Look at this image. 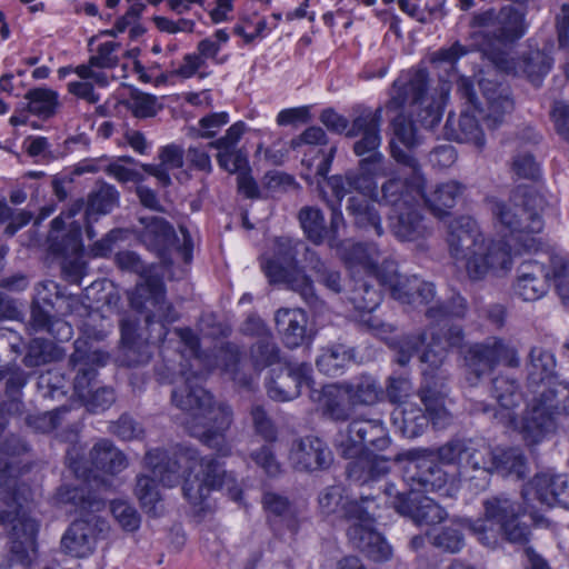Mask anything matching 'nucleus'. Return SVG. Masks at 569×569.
<instances>
[{"label":"nucleus","mask_w":569,"mask_h":569,"mask_svg":"<svg viewBox=\"0 0 569 569\" xmlns=\"http://www.w3.org/2000/svg\"><path fill=\"white\" fill-rule=\"evenodd\" d=\"M375 496H361L359 498H346L339 509V519L349 523L348 528L367 529L376 525V511L378 509Z\"/></svg>","instance_id":"c756f323"},{"label":"nucleus","mask_w":569,"mask_h":569,"mask_svg":"<svg viewBox=\"0 0 569 569\" xmlns=\"http://www.w3.org/2000/svg\"><path fill=\"white\" fill-rule=\"evenodd\" d=\"M526 513H530L528 506L500 493L483 501V518L466 523L483 546L493 547L499 535L511 543L526 545L531 535L530 527L520 520Z\"/></svg>","instance_id":"6e6552de"},{"label":"nucleus","mask_w":569,"mask_h":569,"mask_svg":"<svg viewBox=\"0 0 569 569\" xmlns=\"http://www.w3.org/2000/svg\"><path fill=\"white\" fill-rule=\"evenodd\" d=\"M147 467L152 470L148 465ZM153 472V471H151ZM156 478L160 479L158 476L152 473V476L140 475L137 477L134 493L140 501L141 508L153 517L160 515L158 511V505L161 501V495L159 490V483ZM159 482L162 483L161 480Z\"/></svg>","instance_id":"c03bdc74"},{"label":"nucleus","mask_w":569,"mask_h":569,"mask_svg":"<svg viewBox=\"0 0 569 569\" xmlns=\"http://www.w3.org/2000/svg\"><path fill=\"white\" fill-rule=\"evenodd\" d=\"M349 260L352 264L359 266L369 278H375L381 287L388 288L393 299L402 303L412 305L415 291L410 289V282L417 276H402L396 270L393 262L379 264L377 257L373 256L369 246L356 243L349 252Z\"/></svg>","instance_id":"ddd939ff"},{"label":"nucleus","mask_w":569,"mask_h":569,"mask_svg":"<svg viewBox=\"0 0 569 569\" xmlns=\"http://www.w3.org/2000/svg\"><path fill=\"white\" fill-rule=\"evenodd\" d=\"M492 463V473L496 472L502 477L523 479L529 471L528 459L517 447L495 448Z\"/></svg>","instance_id":"e433bc0d"},{"label":"nucleus","mask_w":569,"mask_h":569,"mask_svg":"<svg viewBox=\"0 0 569 569\" xmlns=\"http://www.w3.org/2000/svg\"><path fill=\"white\" fill-rule=\"evenodd\" d=\"M462 358L465 377L470 386H477L499 365L509 368L520 366L517 349L498 337L468 345L462 350Z\"/></svg>","instance_id":"9d476101"},{"label":"nucleus","mask_w":569,"mask_h":569,"mask_svg":"<svg viewBox=\"0 0 569 569\" xmlns=\"http://www.w3.org/2000/svg\"><path fill=\"white\" fill-rule=\"evenodd\" d=\"M59 301H67L68 311L78 300L73 296L66 297L60 286L48 280L36 287V293L31 303L30 326L34 331H46L59 341H68L72 336L71 326L57 317L61 307H57Z\"/></svg>","instance_id":"9b49d317"},{"label":"nucleus","mask_w":569,"mask_h":569,"mask_svg":"<svg viewBox=\"0 0 569 569\" xmlns=\"http://www.w3.org/2000/svg\"><path fill=\"white\" fill-rule=\"evenodd\" d=\"M301 228L312 243L327 241V227L322 211L316 207H302L298 214Z\"/></svg>","instance_id":"3c124183"},{"label":"nucleus","mask_w":569,"mask_h":569,"mask_svg":"<svg viewBox=\"0 0 569 569\" xmlns=\"http://www.w3.org/2000/svg\"><path fill=\"white\" fill-rule=\"evenodd\" d=\"M289 459L296 470L311 473L328 470L335 458L323 439L308 435L292 441Z\"/></svg>","instance_id":"aec40b11"},{"label":"nucleus","mask_w":569,"mask_h":569,"mask_svg":"<svg viewBox=\"0 0 569 569\" xmlns=\"http://www.w3.org/2000/svg\"><path fill=\"white\" fill-rule=\"evenodd\" d=\"M545 386L533 400L555 419L557 416H569V382L557 379Z\"/></svg>","instance_id":"58836bf2"},{"label":"nucleus","mask_w":569,"mask_h":569,"mask_svg":"<svg viewBox=\"0 0 569 569\" xmlns=\"http://www.w3.org/2000/svg\"><path fill=\"white\" fill-rule=\"evenodd\" d=\"M516 70L505 72L506 74L523 76L535 87H540L543 78L552 67V58L541 50H530L515 60Z\"/></svg>","instance_id":"f704fd0d"},{"label":"nucleus","mask_w":569,"mask_h":569,"mask_svg":"<svg viewBox=\"0 0 569 569\" xmlns=\"http://www.w3.org/2000/svg\"><path fill=\"white\" fill-rule=\"evenodd\" d=\"M392 506L399 515L409 518L417 526H433L448 517L445 508L418 490L396 492Z\"/></svg>","instance_id":"6ab92c4d"},{"label":"nucleus","mask_w":569,"mask_h":569,"mask_svg":"<svg viewBox=\"0 0 569 569\" xmlns=\"http://www.w3.org/2000/svg\"><path fill=\"white\" fill-rule=\"evenodd\" d=\"M419 398L423 403L426 411L431 418V422L437 428H445L449 425L451 417L445 408V398L442 391L432 390L429 386H420Z\"/></svg>","instance_id":"09e8293b"},{"label":"nucleus","mask_w":569,"mask_h":569,"mask_svg":"<svg viewBox=\"0 0 569 569\" xmlns=\"http://www.w3.org/2000/svg\"><path fill=\"white\" fill-rule=\"evenodd\" d=\"M312 367L308 362H286L279 370H271L266 380L268 397L277 402L291 401L298 398L303 388H315Z\"/></svg>","instance_id":"f3484780"},{"label":"nucleus","mask_w":569,"mask_h":569,"mask_svg":"<svg viewBox=\"0 0 569 569\" xmlns=\"http://www.w3.org/2000/svg\"><path fill=\"white\" fill-rule=\"evenodd\" d=\"M381 168L382 164L363 167L362 161H358V168L356 170H348L345 173L350 192L355 190L363 196L371 193L376 188L373 179Z\"/></svg>","instance_id":"6e6d98bb"},{"label":"nucleus","mask_w":569,"mask_h":569,"mask_svg":"<svg viewBox=\"0 0 569 569\" xmlns=\"http://www.w3.org/2000/svg\"><path fill=\"white\" fill-rule=\"evenodd\" d=\"M261 184L264 198L287 192L297 187V182L291 174L278 170L268 171L263 176Z\"/></svg>","instance_id":"69168bd1"},{"label":"nucleus","mask_w":569,"mask_h":569,"mask_svg":"<svg viewBox=\"0 0 569 569\" xmlns=\"http://www.w3.org/2000/svg\"><path fill=\"white\" fill-rule=\"evenodd\" d=\"M280 348L272 335L258 339L250 348V359L256 370H262L281 360Z\"/></svg>","instance_id":"864d4df0"},{"label":"nucleus","mask_w":569,"mask_h":569,"mask_svg":"<svg viewBox=\"0 0 569 569\" xmlns=\"http://www.w3.org/2000/svg\"><path fill=\"white\" fill-rule=\"evenodd\" d=\"M171 399L176 407L190 413L188 426L192 437L220 457L231 455L226 438L232 422V410L228 405H214L212 395L198 383L197 378H187L183 385L176 387Z\"/></svg>","instance_id":"7ed1b4c3"},{"label":"nucleus","mask_w":569,"mask_h":569,"mask_svg":"<svg viewBox=\"0 0 569 569\" xmlns=\"http://www.w3.org/2000/svg\"><path fill=\"white\" fill-rule=\"evenodd\" d=\"M467 312V300L460 293H453L448 300L429 307L426 317L431 322L440 325L451 319H463Z\"/></svg>","instance_id":"49530a36"},{"label":"nucleus","mask_w":569,"mask_h":569,"mask_svg":"<svg viewBox=\"0 0 569 569\" xmlns=\"http://www.w3.org/2000/svg\"><path fill=\"white\" fill-rule=\"evenodd\" d=\"M346 535L352 548L375 562L388 561L392 556L391 546L375 526L367 529L347 528Z\"/></svg>","instance_id":"c85d7f7f"},{"label":"nucleus","mask_w":569,"mask_h":569,"mask_svg":"<svg viewBox=\"0 0 569 569\" xmlns=\"http://www.w3.org/2000/svg\"><path fill=\"white\" fill-rule=\"evenodd\" d=\"M121 349L118 357L120 366L127 368H138L150 362L156 342L150 339H143L138 332V323L124 318L120 321Z\"/></svg>","instance_id":"4be33fe9"},{"label":"nucleus","mask_w":569,"mask_h":569,"mask_svg":"<svg viewBox=\"0 0 569 569\" xmlns=\"http://www.w3.org/2000/svg\"><path fill=\"white\" fill-rule=\"evenodd\" d=\"M142 279L129 297L131 308L138 312L147 311L149 307L154 309L159 302H163L166 296L164 282L160 276L150 273Z\"/></svg>","instance_id":"72a5a7b5"},{"label":"nucleus","mask_w":569,"mask_h":569,"mask_svg":"<svg viewBox=\"0 0 569 569\" xmlns=\"http://www.w3.org/2000/svg\"><path fill=\"white\" fill-rule=\"evenodd\" d=\"M146 223L140 238L148 250L154 252L166 267L173 264L171 248L177 240L173 227L161 217L141 219Z\"/></svg>","instance_id":"b1692460"},{"label":"nucleus","mask_w":569,"mask_h":569,"mask_svg":"<svg viewBox=\"0 0 569 569\" xmlns=\"http://www.w3.org/2000/svg\"><path fill=\"white\" fill-rule=\"evenodd\" d=\"M550 287V270L547 263L537 259L522 261L517 268L513 292L525 301H536L543 297Z\"/></svg>","instance_id":"5701e85b"},{"label":"nucleus","mask_w":569,"mask_h":569,"mask_svg":"<svg viewBox=\"0 0 569 569\" xmlns=\"http://www.w3.org/2000/svg\"><path fill=\"white\" fill-rule=\"evenodd\" d=\"M107 355L100 350H90L86 340L74 341V351L69 358V365L76 371L73 379L74 393L80 399H87L97 383L98 367L104 366Z\"/></svg>","instance_id":"a211bd4d"},{"label":"nucleus","mask_w":569,"mask_h":569,"mask_svg":"<svg viewBox=\"0 0 569 569\" xmlns=\"http://www.w3.org/2000/svg\"><path fill=\"white\" fill-rule=\"evenodd\" d=\"M447 241L451 256L466 260L467 273L472 280L483 279L489 271L511 268L510 246L501 240H487L472 217L455 219Z\"/></svg>","instance_id":"20e7f679"},{"label":"nucleus","mask_w":569,"mask_h":569,"mask_svg":"<svg viewBox=\"0 0 569 569\" xmlns=\"http://www.w3.org/2000/svg\"><path fill=\"white\" fill-rule=\"evenodd\" d=\"M492 461L493 449L490 446L476 443L471 440L466 441L461 467L471 468L475 471L481 470L492 473Z\"/></svg>","instance_id":"603ef678"},{"label":"nucleus","mask_w":569,"mask_h":569,"mask_svg":"<svg viewBox=\"0 0 569 569\" xmlns=\"http://www.w3.org/2000/svg\"><path fill=\"white\" fill-rule=\"evenodd\" d=\"M126 107L137 118H150L157 114V97L150 93L142 92L138 89L130 91L129 98L126 101Z\"/></svg>","instance_id":"e2e57ef3"},{"label":"nucleus","mask_w":569,"mask_h":569,"mask_svg":"<svg viewBox=\"0 0 569 569\" xmlns=\"http://www.w3.org/2000/svg\"><path fill=\"white\" fill-rule=\"evenodd\" d=\"M355 350L342 343L332 345L318 356L316 365L327 376H339L353 361Z\"/></svg>","instance_id":"a19ab883"},{"label":"nucleus","mask_w":569,"mask_h":569,"mask_svg":"<svg viewBox=\"0 0 569 569\" xmlns=\"http://www.w3.org/2000/svg\"><path fill=\"white\" fill-rule=\"evenodd\" d=\"M274 321L287 348L295 349L311 341L307 329L308 316L302 309L281 308L276 312Z\"/></svg>","instance_id":"cd10ccee"},{"label":"nucleus","mask_w":569,"mask_h":569,"mask_svg":"<svg viewBox=\"0 0 569 569\" xmlns=\"http://www.w3.org/2000/svg\"><path fill=\"white\" fill-rule=\"evenodd\" d=\"M28 100V112L41 118L49 119L56 113L59 104V96L54 90L48 88H34L29 90L26 96Z\"/></svg>","instance_id":"de8ad7c7"},{"label":"nucleus","mask_w":569,"mask_h":569,"mask_svg":"<svg viewBox=\"0 0 569 569\" xmlns=\"http://www.w3.org/2000/svg\"><path fill=\"white\" fill-rule=\"evenodd\" d=\"M60 505H69L80 515L68 527L61 538V549L72 557L83 558L94 549L97 529L104 521L96 513L104 508V501L86 486L73 487L62 485L56 492Z\"/></svg>","instance_id":"423d86ee"},{"label":"nucleus","mask_w":569,"mask_h":569,"mask_svg":"<svg viewBox=\"0 0 569 569\" xmlns=\"http://www.w3.org/2000/svg\"><path fill=\"white\" fill-rule=\"evenodd\" d=\"M355 308L363 312H372L382 301L380 289L373 287L369 280L356 282L350 297Z\"/></svg>","instance_id":"13d9d810"},{"label":"nucleus","mask_w":569,"mask_h":569,"mask_svg":"<svg viewBox=\"0 0 569 569\" xmlns=\"http://www.w3.org/2000/svg\"><path fill=\"white\" fill-rule=\"evenodd\" d=\"M271 443L272 442H267L260 448L252 450L250 457L268 477L274 478L282 472V469L280 462L277 460Z\"/></svg>","instance_id":"774afa93"},{"label":"nucleus","mask_w":569,"mask_h":569,"mask_svg":"<svg viewBox=\"0 0 569 569\" xmlns=\"http://www.w3.org/2000/svg\"><path fill=\"white\" fill-rule=\"evenodd\" d=\"M491 395L499 405V409L493 412V419L507 428L517 429V408L523 401L519 382L511 377L498 375L491 381Z\"/></svg>","instance_id":"412c9836"},{"label":"nucleus","mask_w":569,"mask_h":569,"mask_svg":"<svg viewBox=\"0 0 569 569\" xmlns=\"http://www.w3.org/2000/svg\"><path fill=\"white\" fill-rule=\"evenodd\" d=\"M547 267L550 270V281L553 280L558 293L566 298L569 295V257L551 254Z\"/></svg>","instance_id":"680f3d73"},{"label":"nucleus","mask_w":569,"mask_h":569,"mask_svg":"<svg viewBox=\"0 0 569 569\" xmlns=\"http://www.w3.org/2000/svg\"><path fill=\"white\" fill-rule=\"evenodd\" d=\"M49 248L50 251L56 256H61L64 258L77 256L82 250L80 228H73L61 237L52 236Z\"/></svg>","instance_id":"052dcab7"},{"label":"nucleus","mask_w":569,"mask_h":569,"mask_svg":"<svg viewBox=\"0 0 569 569\" xmlns=\"http://www.w3.org/2000/svg\"><path fill=\"white\" fill-rule=\"evenodd\" d=\"M529 359L528 380L530 383L547 385L558 379L555 372L556 359L550 351L541 347H532Z\"/></svg>","instance_id":"79ce46f5"},{"label":"nucleus","mask_w":569,"mask_h":569,"mask_svg":"<svg viewBox=\"0 0 569 569\" xmlns=\"http://www.w3.org/2000/svg\"><path fill=\"white\" fill-rule=\"evenodd\" d=\"M423 194V179L413 174L410 180L391 178L381 186V203L390 206L393 212L417 204Z\"/></svg>","instance_id":"393cba45"},{"label":"nucleus","mask_w":569,"mask_h":569,"mask_svg":"<svg viewBox=\"0 0 569 569\" xmlns=\"http://www.w3.org/2000/svg\"><path fill=\"white\" fill-rule=\"evenodd\" d=\"M308 243L299 238L280 236L274 239L272 256L261 261V269L271 284H284L297 292L313 309L322 306L312 279L300 264L308 252Z\"/></svg>","instance_id":"0eeeda50"},{"label":"nucleus","mask_w":569,"mask_h":569,"mask_svg":"<svg viewBox=\"0 0 569 569\" xmlns=\"http://www.w3.org/2000/svg\"><path fill=\"white\" fill-rule=\"evenodd\" d=\"M468 518L451 521L449 525L433 530L429 537L431 545L448 553H458L465 546L463 529L470 527L466 523Z\"/></svg>","instance_id":"ea45409f"},{"label":"nucleus","mask_w":569,"mask_h":569,"mask_svg":"<svg viewBox=\"0 0 569 569\" xmlns=\"http://www.w3.org/2000/svg\"><path fill=\"white\" fill-rule=\"evenodd\" d=\"M391 420L396 431L408 439L420 437L431 422L429 413L412 403L396 408Z\"/></svg>","instance_id":"2f4dec72"},{"label":"nucleus","mask_w":569,"mask_h":569,"mask_svg":"<svg viewBox=\"0 0 569 569\" xmlns=\"http://www.w3.org/2000/svg\"><path fill=\"white\" fill-rule=\"evenodd\" d=\"M144 462L160 478L164 487H174L183 478L184 498L198 512L208 508V498L212 491L224 487L233 500L241 498L242 491L236 486L237 479L214 457H200L199 451L190 446L179 445L171 450L156 448L144 456Z\"/></svg>","instance_id":"f03ea898"},{"label":"nucleus","mask_w":569,"mask_h":569,"mask_svg":"<svg viewBox=\"0 0 569 569\" xmlns=\"http://www.w3.org/2000/svg\"><path fill=\"white\" fill-rule=\"evenodd\" d=\"M453 138L459 142H472L479 148L485 146V136L475 114L462 112Z\"/></svg>","instance_id":"bf43d9fd"},{"label":"nucleus","mask_w":569,"mask_h":569,"mask_svg":"<svg viewBox=\"0 0 569 569\" xmlns=\"http://www.w3.org/2000/svg\"><path fill=\"white\" fill-rule=\"evenodd\" d=\"M59 359V351L53 342L43 338H33L27 346L23 363L29 368H37Z\"/></svg>","instance_id":"5fc2aeb1"},{"label":"nucleus","mask_w":569,"mask_h":569,"mask_svg":"<svg viewBox=\"0 0 569 569\" xmlns=\"http://www.w3.org/2000/svg\"><path fill=\"white\" fill-rule=\"evenodd\" d=\"M349 399L353 403L373 405L379 400L382 389L378 381L370 375L356 377L343 386Z\"/></svg>","instance_id":"a18cd8bd"},{"label":"nucleus","mask_w":569,"mask_h":569,"mask_svg":"<svg viewBox=\"0 0 569 569\" xmlns=\"http://www.w3.org/2000/svg\"><path fill=\"white\" fill-rule=\"evenodd\" d=\"M179 320V313L176 308L163 299L154 307V311L146 315L144 322L150 331V339L153 342H163L169 332L168 325Z\"/></svg>","instance_id":"37998d69"},{"label":"nucleus","mask_w":569,"mask_h":569,"mask_svg":"<svg viewBox=\"0 0 569 569\" xmlns=\"http://www.w3.org/2000/svg\"><path fill=\"white\" fill-rule=\"evenodd\" d=\"M399 8L407 13L409 17L416 19L421 23H429L436 19H439L443 16L442 6L443 0L437 1L436 4L429 7L428 4L425 8H421L417 0H398Z\"/></svg>","instance_id":"0e129e2a"},{"label":"nucleus","mask_w":569,"mask_h":569,"mask_svg":"<svg viewBox=\"0 0 569 569\" xmlns=\"http://www.w3.org/2000/svg\"><path fill=\"white\" fill-rule=\"evenodd\" d=\"M479 86L486 100V109L480 107L473 82L469 78H460L458 81V92L461 99L466 100L468 107L479 113L489 129H497L505 121L506 114L510 113L513 109L510 90L502 83L487 79H482Z\"/></svg>","instance_id":"f8f14e48"},{"label":"nucleus","mask_w":569,"mask_h":569,"mask_svg":"<svg viewBox=\"0 0 569 569\" xmlns=\"http://www.w3.org/2000/svg\"><path fill=\"white\" fill-rule=\"evenodd\" d=\"M389 445L388 431L380 419H352L336 438V446L346 459H351L361 450L382 451Z\"/></svg>","instance_id":"4468645a"},{"label":"nucleus","mask_w":569,"mask_h":569,"mask_svg":"<svg viewBox=\"0 0 569 569\" xmlns=\"http://www.w3.org/2000/svg\"><path fill=\"white\" fill-rule=\"evenodd\" d=\"M119 192L114 186L99 180L88 196V212L107 214L119 204Z\"/></svg>","instance_id":"8fccbe9b"},{"label":"nucleus","mask_w":569,"mask_h":569,"mask_svg":"<svg viewBox=\"0 0 569 569\" xmlns=\"http://www.w3.org/2000/svg\"><path fill=\"white\" fill-rule=\"evenodd\" d=\"M556 427L555 418L535 400L521 420L520 433L528 445H537Z\"/></svg>","instance_id":"7c9ffc66"},{"label":"nucleus","mask_w":569,"mask_h":569,"mask_svg":"<svg viewBox=\"0 0 569 569\" xmlns=\"http://www.w3.org/2000/svg\"><path fill=\"white\" fill-rule=\"evenodd\" d=\"M389 219L390 230L400 241H417L427 238L431 233L419 202L393 212Z\"/></svg>","instance_id":"bb28decb"},{"label":"nucleus","mask_w":569,"mask_h":569,"mask_svg":"<svg viewBox=\"0 0 569 569\" xmlns=\"http://www.w3.org/2000/svg\"><path fill=\"white\" fill-rule=\"evenodd\" d=\"M466 187L455 180L439 183L430 192L423 188V199L430 211L437 217L449 214L450 210L456 206L458 199L462 196Z\"/></svg>","instance_id":"473e14b6"},{"label":"nucleus","mask_w":569,"mask_h":569,"mask_svg":"<svg viewBox=\"0 0 569 569\" xmlns=\"http://www.w3.org/2000/svg\"><path fill=\"white\" fill-rule=\"evenodd\" d=\"M347 211L357 228L367 232H373L377 237L383 234L381 217L372 201L363 197H350L348 199Z\"/></svg>","instance_id":"c9c22d12"},{"label":"nucleus","mask_w":569,"mask_h":569,"mask_svg":"<svg viewBox=\"0 0 569 569\" xmlns=\"http://www.w3.org/2000/svg\"><path fill=\"white\" fill-rule=\"evenodd\" d=\"M469 24L482 29L480 51L498 71L510 72L517 69L511 51L528 32L525 9L513 4H505L500 9L489 8L475 12Z\"/></svg>","instance_id":"39448f33"},{"label":"nucleus","mask_w":569,"mask_h":569,"mask_svg":"<svg viewBox=\"0 0 569 569\" xmlns=\"http://www.w3.org/2000/svg\"><path fill=\"white\" fill-rule=\"evenodd\" d=\"M406 465L403 479L419 492L437 491L447 483V473L437 461L436 455L426 449H413L403 453Z\"/></svg>","instance_id":"2eb2a0df"},{"label":"nucleus","mask_w":569,"mask_h":569,"mask_svg":"<svg viewBox=\"0 0 569 569\" xmlns=\"http://www.w3.org/2000/svg\"><path fill=\"white\" fill-rule=\"evenodd\" d=\"M521 497L530 515L537 511L538 505L569 509V477L549 472L537 473L522 486Z\"/></svg>","instance_id":"dca6fc26"},{"label":"nucleus","mask_w":569,"mask_h":569,"mask_svg":"<svg viewBox=\"0 0 569 569\" xmlns=\"http://www.w3.org/2000/svg\"><path fill=\"white\" fill-rule=\"evenodd\" d=\"M401 112L408 114L421 127L433 129L442 118V107L429 96V73L427 69H411L402 72L389 90L385 107L372 108L356 103L350 108L351 126L347 138L355 139L352 152L362 161L363 167L383 164L380 151L382 136V112Z\"/></svg>","instance_id":"f257e3e1"},{"label":"nucleus","mask_w":569,"mask_h":569,"mask_svg":"<svg viewBox=\"0 0 569 569\" xmlns=\"http://www.w3.org/2000/svg\"><path fill=\"white\" fill-rule=\"evenodd\" d=\"M89 456L96 469L111 475L121 472L128 466L124 453L108 439L99 440L90 450Z\"/></svg>","instance_id":"4c0bfd02"},{"label":"nucleus","mask_w":569,"mask_h":569,"mask_svg":"<svg viewBox=\"0 0 569 569\" xmlns=\"http://www.w3.org/2000/svg\"><path fill=\"white\" fill-rule=\"evenodd\" d=\"M111 512L120 527L129 532L139 529L141 518L137 509L123 500H113L111 502Z\"/></svg>","instance_id":"338daca9"},{"label":"nucleus","mask_w":569,"mask_h":569,"mask_svg":"<svg viewBox=\"0 0 569 569\" xmlns=\"http://www.w3.org/2000/svg\"><path fill=\"white\" fill-rule=\"evenodd\" d=\"M318 190L327 207H341L343 198L350 192L345 174H333L318 182Z\"/></svg>","instance_id":"4d7b16f0"},{"label":"nucleus","mask_w":569,"mask_h":569,"mask_svg":"<svg viewBox=\"0 0 569 569\" xmlns=\"http://www.w3.org/2000/svg\"><path fill=\"white\" fill-rule=\"evenodd\" d=\"M542 202L538 194H527L522 204L507 206L497 202L493 213L515 241L518 251H537L541 242L537 238L543 229V220L537 206Z\"/></svg>","instance_id":"1a4fd4ad"},{"label":"nucleus","mask_w":569,"mask_h":569,"mask_svg":"<svg viewBox=\"0 0 569 569\" xmlns=\"http://www.w3.org/2000/svg\"><path fill=\"white\" fill-rule=\"evenodd\" d=\"M310 399L318 402L325 418L335 422H346L351 418L352 405L345 388L338 385H326L321 390L311 388Z\"/></svg>","instance_id":"a878e982"}]
</instances>
